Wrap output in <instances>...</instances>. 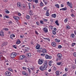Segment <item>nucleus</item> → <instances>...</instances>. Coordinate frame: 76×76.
<instances>
[{
  "label": "nucleus",
  "mask_w": 76,
  "mask_h": 76,
  "mask_svg": "<svg viewBox=\"0 0 76 76\" xmlns=\"http://www.w3.org/2000/svg\"><path fill=\"white\" fill-rule=\"evenodd\" d=\"M48 65H47V62L46 61H45L44 63V65L42 66L39 67V69L42 71H44L45 70H46V69L47 68Z\"/></svg>",
  "instance_id": "obj_1"
},
{
  "label": "nucleus",
  "mask_w": 76,
  "mask_h": 76,
  "mask_svg": "<svg viewBox=\"0 0 76 76\" xmlns=\"http://www.w3.org/2000/svg\"><path fill=\"white\" fill-rule=\"evenodd\" d=\"M17 56V53L15 52H12L11 55V57L12 58H15Z\"/></svg>",
  "instance_id": "obj_2"
},
{
  "label": "nucleus",
  "mask_w": 76,
  "mask_h": 76,
  "mask_svg": "<svg viewBox=\"0 0 76 76\" xmlns=\"http://www.w3.org/2000/svg\"><path fill=\"white\" fill-rule=\"evenodd\" d=\"M57 56H58V58L57 59V60H61V56H62L61 54L60 53H58L57 54Z\"/></svg>",
  "instance_id": "obj_3"
},
{
  "label": "nucleus",
  "mask_w": 76,
  "mask_h": 76,
  "mask_svg": "<svg viewBox=\"0 0 76 76\" xmlns=\"http://www.w3.org/2000/svg\"><path fill=\"white\" fill-rule=\"evenodd\" d=\"M52 58V57L51 56L48 55L46 54L45 56V58L46 59H50Z\"/></svg>",
  "instance_id": "obj_4"
},
{
  "label": "nucleus",
  "mask_w": 76,
  "mask_h": 76,
  "mask_svg": "<svg viewBox=\"0 0 76 76\" xmlns=\"http://www.w3.org/2000/svg\"><path fill=\"white\" fill-rule=\"evenodd\" d=\"M5 75L6 76H10L11 75V72H9V71L6 72L5 73Z\"/></svg>",
  "instance_id": "obj_5"
},
{
  "label": "nucleus",
  "mask_w": 76,
  "mask_h": 76,
  "mask_svg": "<svg viewBox=\"0 0 76 76\" xmlns=\"http://www.w3.org/2000/svg\"><path fill=\"white\" fill-rule=\"evenodd\" d=\"M67 5H69V6L71 8H72V3H70L69 1L67 2Z\"/></svg>",
  "instance_id": "obj_6"
},
{
  "label": "nucleus",
  "mask_w": 76,
  "mask_h": 76,
  "mask_svg": "<svg viewBox=\"0 0 76 76\" xmlns=\"http://www.w3.org/2000/svg\"><path fill=\"white\" fill-rule=\"evenodd\" d=\"M43 61L42 60L39 59L38 62L39 64H42L43 63Z\"/></svg>",
  "instance_id": "obj_7"
},
{
  "label": "nucleus",
  "mask_w": 76,
  "mask_h": 76,
  "mask_svg": "<svg viewBox=\"0 0 76 76\" xmlns=\"http://www.w3.org/2000/svg\"><path fill=\"white\" fill-rule=\"evenodd\" d=\"M0 36H2V37H4V33H3V31H1L0 33Z\"/></svg>",
  "instance_id": "obj_8"
},
{
  "label": "nucleus",
  "mask_w": 76,
  "mask_h": 76,
  "mask_svg": "<svg viewBox=\"0 0 76 76\" xmlns=\"http://www.w3.org/2000/svg\"><path fill=\"white\" fill-rule=\"evenodd\" d=\"M22 73L23 75H25V76H28V74L25 71H23Z\"/></svg>",
  "instance_id": "obj_9"
},
{
  "label": "nucleus",
  "mask_w": 76,
  "mask_h": 76,
  "mask_svg": "<svg viewBox=\"0 0 76 76\" xmlns=\"http://www.w3.org/2000/svg\"><path fill=\"white\" fill-rule=\"evenodd\" d=\"M42 52L43 53H47V50H46V49H43L42 50Z\"/></svg>",
  "instance_id": "obj_10"
},
{
  "label": "nucleus",
  "mask_w": 76,
  "mask_h": 76,
  "mask_svg": "<svg viewBox=\"0 0 76 76\" xmlns=\"http://www.w3.org/2000/svg\"><path fill=\"white\" fill-rule=\"evenodd\" d=\"M46 15L47 16H49L50 15V14H49V10H48L46 11Z\"/></svg>",
  "instance_id": "obj_11"
},
{
  "label": "nucleus",
  "mask_w": 76,
  "mask_h": 76,
  "mask_svg": "<svg viewBox=\"0 0 76 76\" xmlns=\"http://www.w3.org/2000/svg\"><path fill=\"white\" fill-rule=\"evenodd\" d=\"M24 57L25 56H24V55L21 56L20 57V60H22L24 58Z\"/></svg>",
  "instance_id": "obj_12"
},
{
  "label": "nucleus",
  "mask_w": 76,
  "mask_h": 76,
  "mask_svg": "<svg viewBox=\"0 0 76 76\" xmlns=\"http://www.w3.org/2000/svg\"><path fill=\"white\" fill-rule=\"evenodd\" d=\"M40 45H38L36 46V48L37 50H38L40 48Z\"/></svg>",
  "instance_id": "obj_13"
},
{
  "label": "nucleus",
  "mask_w": 76,
  "mask_h": 76,
  "mask_svg": "<svg viewBox=\"0 0 76 76\" xmlns=\"http://www.w3.org/2000/svg\"><path fill=\"white\" fill-rule=\"evenodd\" d=\"M7 45V42H4L1 45V47H4V46H5V45Z\"/></svg>",
  "instance_id": "obj_14"
},
{
  "label": "nucleus",
  "mask_w": 76,
  "mask_h": 76,
  "mask_svg": "<svg viewBox=\"0 0 76 76\" xmlns=\"http://www.w3.org/2000/svg\"><path fill=\"white\" fill-rule=\"evenodd\" d=\"M53 47H55L56 46V43L54 42H52L51 43Z\"/></svg>",
  "instance_id": "obj_15"
},
{
  "label": "nucleus",
  "mask_w": 76,
  "mask_h": 76,
  "mask_svg": "<svg viewBox=\"0 0 76 76\" xmlns=\"http://www.w3.org/2000/svg\"><path fill=\"white\" fill-rule=\"evenodd\" d=\"M13 37V38H15V35L12 34L10 36V38H11V39H13V38H12Z\"/></svg>",
  "instance_id": "obj_16"
},
{
  "label": "nucleus",
  "mask_w": 76,
  "mask_h": 76,
  "mask_svg": "<svg viewBox=\"0 0 76 76\" xmlns=\"http://www.w3.org/2000/svg\"><path fill=\"white\" fill-rule=\"evenodd\" d=\"M75 37V35L73 34H71V37L72 38H74Z\"/></svg>",
  "instance_id": "obj_17"
},
{
  "label": "nucleus",
  "mask_w": 76,
  "mask_h": 76,
  "mask_svg": "<svg viewBox=\"0 0 76 76\" xmlns=\"http://www.w3.org/2000/svg\"><path fill=\"white\" fill-rule=\"evenodd\" d=\"M26 55L27 57H31V54L30 53H28L27 54H26Z\"/></svg>",
  "instance_id": "obj_18"
},
{
  "label": "nucleus",
  "mask_w": 76,
  "mask_h": 76,
  "mask_svg": "<svg viewBox=\"0 0 76 76\" xmlns=\"http://www.w3.org/2000/svg\"><path fill=\"white\" fill-rule=\"evenodd\" d=\"M61 10H64V11L66 10H67V8L65 7V8H62L61 9H60V11Z\"/></svg>",
  "instance_id": "obj_19"
},
{
  "label": "nucleus",
  "mask_w": 76,
  "mask_h": 76,
  "mask_svg": "<svg viewBox=\"0 0 76 76\" xmlns=\"http://www.w3.org/2000/svg\"><path fill=\"white\" fill-rule=\"evenodd\" d=\"M20 43V41L19 39H18L16 42L17 44H19Z\"/></svg>",
  "instance_id": "obj_20"
},
{
  "label": "nucleus",
  "mask_w": 76,
  "mask_h": 76,
  "mask_svg": "<svg viewBox=\"0 0 76 76\" xmlns=\"http://www.w3.org/2000/svg\"><path fill=\"white\" fill-rule=\"evenodd\" d=\"M45 39H46L45 41H50V39L49 38H43Z\"/></svg>",
  "instance_id": "obj_21"
},
{
  "label": "nucleus",
  "mask_w": 76,
  "mask_h": 76,
  "mask_svg": "<svg viewBox=\"0 0 76 76\" xmlns=\"http://www.w3.org/2000/svg\"><path fill=\"white\" fill-rule=\"evenodd\" d=\"M26 18L27 19H29L30 18V16L28 15H26Z\"/></svg>",
  "instance_id": "obj_22"
},
{
  "label": "nucleus",
  "mask_w": 76,
  "mask_h": 76,
  "mask_svg": "<svg viewBox=\"0 0 76 76\" xmlns=\"http://www.w3.org/2000/svg\"><path fill=\"white\" fill-rule=\"evenodd\" d=\"M55 6L57 7V8H58V9H59L60 7H59V5L58 4H56L55 5Z\"/></svg>",
  "instance_id": "obj_23"
},
{
  "label": "nucleus",
  "mask_w": 76,
  "mask_h": 76,
  "mask_svg": "<svg viewBox=\"0 0 76 76\" xmlns=\"http://www.w3.org/2000/svg\"><path fill=\"white\" fill-rule=\"evenodd\" d=\"M55 23L57 25H58V26H59V24H58V20H56V21Z\"/></svg>",
  "instance_id": "obj_24"
},
{
  "label": "nucleus",
  "mask_w": 76,
  "mask_h": 76,
  "mask_svg": "<svg viewBox=\"0 0 76 76\" xmlns=\"http://www.w3.org/2000/svg\"><path fill=\"white\" fill-rule=\"evenodd\" d=\"M52 16L53 17V18H56V14H54L52 15Z\"/></svg>",
  "instance_id": "obj_25"
},
{
  "label": "nucleus",
  "mask_w": 76,
  "mask_h": 76,
  "mask_svg": "<svg viewBox=\"0 0 76 76\" xmlns=\"http://www.w3.org/2000/svg\"><path fill=\"white\" fill-rule=\"evenodd\" d=\"M45 0H43V1L44 2V4H45V5H47V4H48V3L45 1Z\"/></svg>",
  "instance_id": "obj_26"
},
{
  "label": "nucleus",
  "mask_w": 76,
  "mask_h": 76,
  "mask_svg": "<svg viewBox=\"0 0 76 76\" xmlns=\"http://www.w3.org/2000/svg\"><path fill=\"white\" fill-rule=\"evenodd\" d=\"M55 40L56 42H60V40L57 39H55Z\"/></svg>",
  "instance_id": "obj_27"
},
{
  "label": "nucleus",
  "mask_w": 76,
  "mask_h": 76,
  "mask_svg": "<svg viewBox=\"0 0 76 76\" xmlns=\"http://www.w3.org/2000/svg\"><path fill=\"white\" fill-rule=\"evenodd\" d=\"M37 51L38 53H40V52H42V50H41V49H38L37 50Z\"/></svg>",
  "instance_id": "obj_28"
},
{
  "label": "nucleus",
  "mask_w": 76,
  "mask_h": 76,
  "mask_svg": "<svg viewBox=\"0 0 76 76\" xmlns=\"http://www.w3.org/2000/svg\"><path fill=\"white\" fill-rule=\"evenodd\" d=\"M8 70H9V71L12 72H13V69H12L11 68L8 69Z\"/></svg>",
  "instance_id": "obj_29"
},
{
  "label": "nucleus",
  "mask_w": 76,
  "mask_h": 76,
  "mask_svg": "<svg viewBox=\"0 0 76 76\" xmlns=\"http://www.w3.org/2000/svg\"><path fill=\"white\" fill-rule=\"evenodd\" d=\"M43 4H44L42 2H41L40 4V6H43Z\"/></svg>",
  "instance_id": "obj_30"
},
{
  "label": "nucleus",
  "mask_w": 76,
  "mask_h": 76,
  "mask_svg": "<svg viewBox=\"0 0 76 76\" xmlns=\"http://www.w3.org/2000/svg\"><path fill=\"white\" fill-rule=\"evenodd\" d=\"M53 35H56V32L55 31H54V30L53 31Z\"/></svg>",
  "instance_id": "obj_31"
},
{
  "label": "nucleus",
  "mask_w": 76,
  "mask_h": 76,
  "mask_svg": "<svg viewBox=\"0 0 76 76\" xmlns=\"http://www.w3.org/2000/svg\"><path fill=\"white\" fill-rule=\"evenodd\" d=\"M28 69L29 73H31V69H30L29 68H28Z\"/></svg>",
  "instance_id": "obj_32"
},
{
  "label": "nucleus",
  "mask_w": 76,
  "mask_h": 76,
  "mask_svg": "<svg viewBox=\"0 0 76 76\" xmlns=\"http://www.w3.org/2000/svg\"><path fill=\"white\" fill-rule=\"evenodd\" d=\"M17 20H20V18L18 17H16Z\"/></svg>",
  "instance_id": "obj_33"
},
{
  "label": "nucleus",
  "mask_w": 76,
  "mask_h": 76,
  "mask_svg": "<svg viewBox=\"0 0 76 76\" xmlns=\"http://www.w3.org/2000/svg\"><path fill=\"white\" fill-rule=\"evenodd\" d=\"M68 21V19H67V18H66L65 19V20H64V22L66 23V22H67Z\"/></svg>",
  "instance_id": "obj_34"
},
{
  "label": "nucleus",
  "mask_w": 76,
  "mask_h": 76,
  "mask_svg": "<svg viewBox=\"0 0 76 76\" xmlns=\"http://www.w3.org/2000/svg\"><path fill=\"white\" fill-rule=\"evenodd\" d=\"M3 58H4V57H3V56L1 55L0 56V59H3Z\"/></svg>",
  "instance_id": "obj_35"
},
{
  "label": "nucleus",
  "mask_w": 76,
  "mask_h": 76,
  "mask_svg": "<svg viewBox=\"0 0 76 76\" xmlns=\"http://www.w3.org/2000/svg\"><path fill=\"white\" fill-rule=\"evenodd\" d=\"M61 62H58L57 63V65L60 66V64H61Z\"/></svg>",
  "instance_id": "obj_36"
},
{
  "label": "nucleus",
  "mask_w": 76,
  "mask_h": 76,
  "mask_svg": "<svg viewBox=\"0 0 76 76\" xmlns=\"http://www.w3.org/2000/svg\"><path fill=\"white\" fill-rule=\"evenodd\" d=\"M72 47H74V45H76V43H72Z\"/></svg>",
  "instance_id": "obj_37"
},
{
  "label": "nucleus",
  "mask_w": 76,
  "mask_h": 76,
  "mask_svg": "<svg viewBox=\"0 0 76 76\" xmlns=\"http://www.w3.org/2000/svg\"><path fill=\"white\" fill-rule=\"evenodd\" d=\"M62 48V46L61 45H59L58 46V48Z\"/></svg>",
  "instance_id": "obj_38"
},
{
  "label": "nucleus",
  "mask_w": 76,
  "mask_h": 76,
  "mask_svg": "<svg viewBox=\"0 0 76 76\" xmlns=\"http://www.w3.org/2000/svg\"><path fill=\"white\" fill-rule=\"evenodd\" d=\"M44 31L45 32H48V29H45V30Z\"/></svg>",
  "instance_id": "obj_39"
},
{
  "label": "nucleus",
  "mask_w": 76,
  "mask_h": 76,
  "mask_svg": "<svg viewBox=\"0 0 76 76\" xmlns=\"http://www.w3.org/2000/svg\"><path fill=\"white\" fill-rule=\"evenodd\" d=\"M49 27L50 28V29H53V26H49Z\"/></svg>",
  "instance_id": "obj_40"
},
{
  "label": "nucleus",
  "mask_w": 76,
  "mask_h": 76,
  "mask_svg": "<svg viewBox=\"0 0 76 76\" xmlns=\"http://www.w3.org/2000/svg\"><path fill=\"white\" fill-rule=\"evenodd\" d=\"M45 53L41 54V56H45Z\"/></svg>",
  "instance_id": "obj_41"
},
{
  "label": "nucleus",
  "mask_w": 76,
  "mask_h": 76,
  "mask_svg": "<svg viewBox=\"0 0 76 76\" xmlns=\"http://www.w3.org/2000/svg\"><path fill=\"white\" fill-rule=\"evenodd\" d=\"M65 72H67V71H68V69L67 68H65Z\"/></svg>",
  "instance_id": "obj_42"
},
{
  "label": "nucleus",
  "mask_w": 76,
  "mask_h": 76,
  "mask_svg": "<svg viewBox=\"0 0 76 76\" xmlns=\"http://www.w3.org/2000/svg\"><path fill=\"white\" fill-rule=\"evenodd\" d=\"M43 20L44 21H45V22H47V21H48V20L47 19H43Z\"/></svg>",
  "instance_id": "obj_43"
},
{
  "label": "nucleus",
  "mask_w": 76,
  "mask_h": 76,
  "mask_svg": "<svg viewBox=\"0 0 76 76\" xmlns=\"http://www.w3.org/2000/svg\"><path fill=\"white\" fill-rule=\"evenodd\" d=\"M34 2H35V3H38V0H35L34 1Z\"/></svg>",
  "instance_id": "obj_44"
},
{
  "label": "nucleus",
  "mask_w": 76,
  "mask_h": 76,
  "mask_svg": "<svg viewBox=\"0 0 76 76\" xmlns=\"http://www.w3.org/2000/svg\"><path fill=\"white\" fill-rule=\"evenodd\" d=\"M17 6H18V7H21V6H22V5L20 4H19L17 5Z\"/></svg>",
  "instance_id": "obj_45"
},
{
  "label": "nucleus",
  "mask_w": 76,
  "mask_h": 76,
  "mask_svg": "<svg viewBox=\"0 0 76 76\" xmlns=\"http://www.w3.org/2000/svg\"><path fill=\"white\" fill-rule=\"evenodd\" d=\"M5 13H9L10 12L8 10H6L5 11Z\"/></svg>",
  "instance_id": "obj_46"
},
{
  "label": "nucleus",
  "mask_w": 76,
  "mask_h": 76,
  "mask_svg": "<svg viewBox=\"0 0 76 76\" xmlns=\"http://www.w3.org/2000/svg\"><path fill=\"white\" fill-rule=\"evenodd\" d=\"M66 28H67V29H70V26H67Z\"/></svg>",
  "instance_id": "obj_47"
},
{
  "label": "nucleus",
  "mask_w": 76,
  "mask_h": 76,
  "mask_svg": "<svg viewBox=\"0 0 76 76\" xmlns=\"http://www.w3.org/2000/svg\"><path fill=\"white\" fill-rule=\"evenodd\" d=\"M18 16H21V14H20V13L19 12L18 13Z\"/></svg>",
  "instance_id": "obj_48"
},
{
  "label": "nucleus",
  "mask_w": 76,
  "mask_h": 76,
  "mask_svg": "<svg viewBox=\"0 0 76 76\" xmlns=\"http://www.w3.org/2000/svg\"><path fill=\"white\" fill-rule=\"evenodd\" d=\"M53 63V61H50L49 62V64H51Z\"/></svg>",
  "instance_id": "obj_49"
},
{
  "label": "nucleus",
  "mask_w": 76,
  "mask_h": 76,
  "mask_svg": "<svg viewBox=\"0 0 76 76\" xmlns=\"http://www.w3.org/2000/svg\"><path fill=\"white\" fill-rule=\"evenodd\" d=\"M40 23L41 24H44V22L41 20L40 21Z\"/></svg>",
  "instance_id": "obj_50"
},
{
  "label": "nucleus",
  "mask_w": 76,
  "mask_h": 76,
  "mask_svg": "<svg viewBox=\"0 0 76 76\" xmlns=\"http://www.w3.org/2000/svg\"><path fill=\"white\" fill-rule=\"evenodd\" d=\"M56 76H59V75H60V74H59V73H57L56 72Z\"/></svg>",
  "instance_id": "obj_51"
},
{
  "label": "nucleus",
  "mask_w": 76,
  "mask_h": 76,
  "mask_svg": "<svg viewBox=\"0 0 76 76\" xmlns=\"http://www.w3.org/2000/svg\"><path fill=\"white\" fill-rule=\"evenodd\" d=\"M36 24L37 25H39V23L38 22H36Z\"/></svg>",
  "instance_id": "obj_52"
},
{
  "label": "nucleus",
  "mask_w": 76,
  "mask_h": 76,
  "mask_svg": "<svg viewBox=\"0 0 76 76\" xmlns=\"http://www.w3.org/2000/svg\"><path fill=\"white\" fill-rule=\"evenodd\" d=\"M73 55L75 56V57H76V53H74Z\"/></svg>",
  "instance_id": "obj_53"
},
{
  "label": "nucleus",
  "mask_w": 76,
  "mask_h": 76,
  "mask_svg": "<svg viewBox=\"0 0 76 76\" xmlns=\"http://www.w3.org/2000/svg\"><path fill=\"white\" fill-rule=\"evenodd\" d=\"M44 9L45 10H47V7H45Z\"/></svg>",
  "instance_id": "obj_54"
},
{
  "label": "nucleus",
  "mask_w": 76,
  "mask_h": 76,
  "mask_svg": "<svg viewBox=\"0 0 76 76\" xmlns=\"http://www.w3.org/2000/svg\"><path fill=\"white\" fill-rule=\"evenodd\" d=\"M13 47L14 48H15L16 49L17 48H16V46L15 45H14L13 46Z\"/></svg>",
  "instance_id": "obj_55"
},
{
  "label": "nucleus",
  "mask_w": 76,
  "mask_h": 76,
  "mask_svg": "<svg viewBox=\"0 0 76 76\" xmlns=\"http://www.w3.org/2000/svg\"><path fill=\"white\" fill-rule=\"evenodd\" d=\"M5 18L7 19H9V17L7 15L5 16Z\"/></svg>",
  "instance_id": "obj_56"
},
{
  "label": "nucleus",
  "mask_w": 76,
  "mask_h": 76,
  "mask_svg": "<svg viewBox=\"0 0 76 76\" xmlns=\"http://www.w3.org/2000/svg\"><path fill=\"white\" fill-rule=\"evenodd\" d=\"M53 69L54 70H56V68L54 66L53 68Z\"/></svg>",
  "instance_id": "obj_57"
},
{
  "label": "nucleus",
  "mask_w": 76,
  "mask_h": 76,
  "mask_svg": "<svg viewBox=\"0 0 76 76\" xmlns=\"http://www.w3.org/2000/svg\"><path fill=\"white\" fill-rule=\"evenodd\" d=\"M50 22H52V23H53V19H50Z\"/></svg>",
  "instance_id": "obj_58"
},
{
  "label": "nucleus",
  "mask_w": 76,
  "mask_h": 76,
  "mask_svg": "<svg viewBox=\"0 0 76 76\" xmlns=\"http://www.w3.org/2000/svg\"><path fill=\"white\" fill-rule=\"evenodd\" d=\"M31 4H29L28 5V6L29 7V9H31V5H30Z\"/></svg>",
  "instance_id": "obj_59"
},
{
  "label": "nucleus",
  "mask_w": 76,
  "mask_h": 76,
  "mask_svg": "<svg viewBox=\"0 0 76 76\" xmlns=\"http://www.w3.org/2000/svg\"><path fill=\"white\" fill-rule=\"evenodd\" d=\"M23 70H26V67H23Z\"/></svg>",
  "instance_id": "obj_60"
},
{
  "label": "nucleus",
  "mask_w": 76,
  "mask_h": 76,
  "mask_svg": "<svg viewBox=\"0 0 76 76\" xmlns=\"http://www.w3.org/2000/svg\"><path fill=\"white\" fill-rule=\"evenodd\" d=\"M13 18L15 20H16V16L13 17Z\"/></svg>",
  "instance_id": "obj_61"
},
{
  "label": "nucleus",
  "mask_w": 76,
  "mask_h": 76,
  "mask_svg": "<svg viewBox=\"0 0 76 76\" xmlns=\"http://www.w3.org/2000/svg\"><path fill=\"white\" fill-rule=\"evenodd\" d=\"M47 29V28H46V27H45L43 28V30L44 31L45 30V29Z\"/></svg>",
  "instance_id": "obj_62"
},
{
  "label": "nucleus",
  "mask_w": 76,
  "mask_h": 76,
  "mask_svg": "<svg viewBox=\"0 0 76 76\" xmlns=\"http://www.w3.org/2000/svg\"><path fill=\"white\" fill-rule=\"evenodd\" d=\"M4 29L5 31H8V30H9V29H8V28H5Z\"/></svg>",
  "instance_id": "obj_63"
},
{
  "label": "nucleus",
  "mask_w": 76,
  "mask_h": 76,
  "mask_svg": "<svg viewBox=\"0 0 76 76\" xmlns=\"http://www.w3.org/2000/svg\"><path fill=\"white\" fill-rule=\"evenodd\" d=\"M9 23L10 24V23H12V21H10L9 23Z\"/></svg>",
  "instance_id": "obj_64"
}]
</instances>
